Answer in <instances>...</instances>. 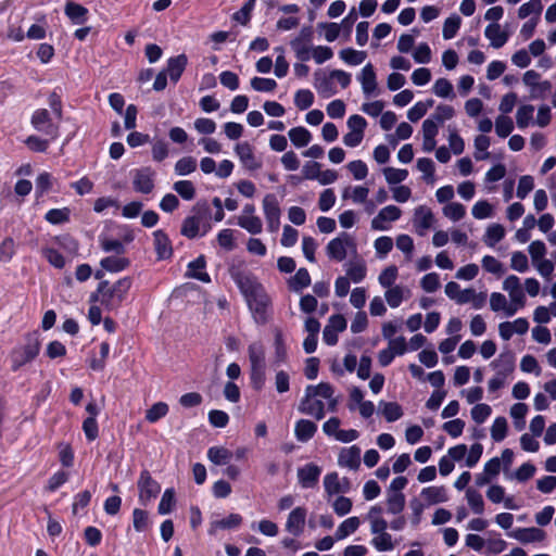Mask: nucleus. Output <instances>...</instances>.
Listing matches in <instances>:
<instances>
[{"instance_id": "1", "label": "nucleus", "mask_w": 556, "mask_h": 556, "mask_svg": "<svg viewBox=\"0 0 556 556\" xmlns=\"http://www.w3.org/2000/svg\"><path fill=\"white\" fill-rule=\"evenodd\" d=\"M235 281L243 294L255 323L265 325L269 318L268 309L271 305V300L263 285L254 276L247 274L236 275Z\"/></svg>"}, {"instance_id": "2", "label": "nucleus", "mask_w": 556, "mask_h": 556, "mask_svg": "<svg viewBox=\"0 0 556 556\" xmlns=\"http://www.w3.org/2000/svg\"><path fill=\"white\" fill-rule=\"evenodd\" d=\"M191 212L192 215L184 219L180 233L188 239L206 235L211 229V225L206 220L211 214L208 204L206 202H198L193 205Z\"/></svg>"}, {"instance_id": "3", "label": "nucleus", "mask_w": 556, "mask_h": 556, "mask_svg": "<svg viewBox=\"0 0 556 556\" xmlns=\"http://www.w3.org/2000/svg\"><path fill=\"white\" fill-rule=\"evenodd\" d=\"M39 351V334L37 332L27 333L25 344L14 348L10 354L12 371H17L21 367L34 361Z\"/></svg>"}, {"instance_id": "4", "label": "nucleus", "mask_w": 556, "mask_h": 556, "mask_svg": "<svg viewBox=\"0 0 556 556\" xmlns=\"http://www.w3.org/2000/svg\"><path fill=\"white\" fill-rule=\"evenodd\" d=\"M131 286L132 278L128 276L118 279L113 285L106 281V286L103 290L102 306L108 311L118 308L127 298Z\"/></svg>"}, {"instance_id": "5", "label": "nucleus", "mask_w": 556, "mask_h": 556, "mask_svg": "<svg viewBox=\"0 0 556 556\" xmlns=\"http://www.w3.org/2000/svg\"><path fill=\"white\" fill-rule=\"evenodd\" d=\"M31 126L49 136L52 140L59 136V125L54 124L51 119V115L46 109H37L30 118Z\"/></svg>"}, {"instance_id": "6", "label": "nucleus", "mask_w": 556, "mask_h": 556, "mask_svg": "<svg viewBox=\"0 0 556 556\" xmlns=\"http://www.w3.org/2000/svg\"><path fill=\"white\" fill-rule=\"evenodd\" d=\"M355 247L353 238L346 233L341 232L339 237L332 239L327 244V255L338 262H342L346 257V248Z\"/></svg>"}, {"instance_id": "7", "label": "nucleus", "mask_w": 556, "mask_h": 556, "mask_svg": "<svg viewBox=\"0 0 556 556\" xmlns=\"http://www.w3.org/2000/svg\"><path fill=\"white\" fill-rule=\"evenodd\" d=\"M139 498L142 503L150 501L157 496L161 491V485L154 480L151 473L144 469L141 471L138 480Z\"/></svg>"}, {"instance_id": "8", "label": "nucleus", "mask_w": 556, "mask_h": 556, "mask_svg": "<svg viewBox=\"0 0 556 556\" xmlns=\"http://www.w3.org/2000/svg\"><path fill=\"white\" fill-rule=\"evenodd\" d=\"M154 173L150 167H142L134 172L132 187L135 191L148 194L154 188Z\"/></svg>"}, {"instance_id": "9", "label": "nucleus", "mask_w": 556, "mask_h": 556, "mask_svg": "<svg viewBox=\"0 0 556 556\" xmlns=\"http://www.w3.org/2000/svg\"><path fill=\"white\" fill-rule=\"evenodd\" d=\"M235 152L247 169L256 170L262 167V162L255 157L253 147L249 142L244 141L238 143L235 148Z\"/></svg>"}, {"instance_id": "10", "label": "nucleus", "mask_w": 556, "mask_h": 556, "mask_svg": "<svg viewBox=\"0 0 556 556\" xmlns=\"http://www.w3.org/2000/svg\"><path fill=\"white\" fill-rule=\"evenodd\" d=\"M307 510L304 507H295L287 518L286 530L294 536L302 534L305 526Z\"/></svg>"}, {"instance_id": "11", "label": "nucleus", "mask_w": 556, "mask_h": 556, "mask_svg": "<svg viewBox=\"0 0 556 556\" xmlns=\"http://www.w3.org/2000/svg\"><path fill=\"white\" fill-rule=\"evenodd\" d=\"M153 239L157 260H169L173 256V245L167 233L162 229H157L153 232Z\"/></svg>"}, {"instance_id": "12", "label": "nucleus", "mask_w": 556, "mask_h": 556, "mask_svg": "<svg viewBox=\"0 0 556 556\" xmlns=\"http://www.w3.org/2000/svg\"><path fill=\"white\" fill-rule=\"evenodd\" d=\"M321 468L313 463L298 469V479L302 488H314L319 480Z\"/></svg>"}, {"instance_id": "13", "label": "nucleus", "mask_w": 556, "mask_h": 556, "mask_svg": "<svg viewBox=\"0 0 556 556\" xmlns=\"http://www.w3.org/2000/svg\"><path fill=\"white\" fill-rule=\"evenodd\" d=\"M299 412L320 420L325 417V404L321 400H314V396L304 394L299 404Z\"/></svg>"}, {"instance_id": "14", "label": "nucleus", "mask_w": 556, "mask_h": 556, "mask_svg": "<svg viewBox=\"0 0 556 556\" xmlns=\"http://www.w3.org/2000/svg\"><path fill=\"white\" fill-rule=\"evenodd\" d=\"M401 210L395 205H388L383 207L376 217L371 220V228L374 230H388L386 222H395L401 217Z\"/></svg>"}, {"instance_id": "15", "label": "nucleus", "mask_w": 556, "mask_h": 556, "mask_svg": "<svg viewBox=\"0 0 556 556\" xmlns=\"http://www.w3.org/2000/svg\"><path fill=\"white\" fill-rule=\"evenodd\" d=\"M314 87L323 98H330L337 93L331 75H327L321 70L314 73Z\"/></svg>"}, {"instance_id": "16", "label": "nucleus", "mask_w": 556, "mask_h": 556, "mask_svg": "<svg viewBox=\"0 0 556 556\" xmlns=\"http://www.w3.org/2000/svg\"><path fill=\"white\" fill-rule=\"evenodd\" d=\"M187 64L188 58L185 53L172 56L167 60L166 68L164 71H166V75L169 76L172 83H178Z\"/></svg>"}, {"instance_id": "17", "label": "nucleus", "mask_w": 556, "mask_h": 556, "mask_svg": "<svg viewBox=\"0 0 556 556\" xmlns=\"http://www.w3.org/2000/svg\"><path fill=\"white\" fill-rule=\"evenodd\" d=\"M338 464L353 470L358 469L361 466V448L357 445L342 448L338 457Z\"/></svg>"}, {"instance_id": "18", "label": "nucleus", "mask_w": 556, "mask_h": 556, "mask_svg": "<svg viewBox=\"0 0 556 556\" xmlns=\"http://www.w3.org/2000/svg\"><path fill=\"white\" fill-rule=\"evenodd\" d=\"M434 216L430 208L426 206H418L415 208L414 227L418 235L424 236L425 231L432 226Z\"/></svg>"}, {"instance_id": "19", "label": "nucleus", "mask_w": 556, "mask_h": 556, "mask_svg": "<svg viewBox=\"0 0 556 556\" xmlns=\"http://www.w3.org/2000/svg\"><path fill=\"white\" fill-rule=\"evenodd\" d=\"M64 12L65 15L72 21V23L76 25H81L88 20V9L74 1L66 2Z\"/></svg>"}, {"instance_id": "20", "label": "nucleus", "mask_w": 556, "mask_h": 556, "mask_svg": "<svg viewBox=\"0 0 556 556\" xmlns=\"http://www.w3.org/2000/svg\"><path fill=\"white\" fill-rule=\"evenodd\" d=\"M358 80L362 84L363 92L366 96H370L377 88V77L371 63L366 64L361 75L358 76Z\"/></svg>"}, {"instance_id": "21", "label": "nucleus", "mask_w": 556, "mask_h": 556, "mask_svg": "<svg viewBox=\"0 0 556 556\" xmlns=\"http://www.w3.org/2000/svg\"><path fill=\"white\" fill-rule=\"evenodd\" d=\"M205 267H206L205 257H204V255H200L194 261L189 263V265H188L189 270L187 273V276L194 278L199 281L208 283V282H211V277L206 271H204Z\"/></svg>"}, {"instance_id": "22", "label": "nucleus", "mask_w": 556, "mask_h": 556, "mask_svg": "<svg viewBox=\"0 0 556 556\" xmlns=\"http://www.w3.org/2000/svg\"><path fill=\"white\" fill-rule=\"evenodd\" d=\"M317 431V425L308 419H300L296 421L294 427V434L298 441L307 442L309 441Z\"/></svg>"}, {"instance_id": "23", "label": "nucleus", "mask_w": 556, "mask_h": 556, "mask_svg": "<svg viewBox=\"0 0 556 556\" xmlns=\"http://www.w3.org/2000/svg\"><path fill=\"white\" fill-rule=\"evenodd\" d=\"M485 37L491 41V46L495 49L502 48L508 40V34L501 30V25L491 23L485 27Z\"/></svg>"}, {"instance_id": "24", "label": "nucleus", "mask_w": 556, "mask_h": 556, "mask_svg": "<svg viewBox=\"0 0 556 556\" xmlns=\"http://www.w3.org/2000/svg\"><path fill=\"white\" fill-rule=\"evenodd\" d=\"M510 536L516 539L517 541L526 544L530 542H538L542 541L545 536V533L543 530L539 528H519L515 530Z\"/></svg>"}, {"instance_id": "25", "label": "nucleus", "mask_w": 556, "mask_h": 556, "mask_svg": "<svg viewBox=\"0 0 556 556\" xmlns=\"http://www.w3.org/2000/svg\"><path fill=\"white\" fill-rule=\"evenodd\" d=\"M130 265L129 258L122 255L108 256L100 261V266L110 273H119L128 268Z\"/></svg>"}, {"instance_id": "26", "label": "nucleus", "mask_w": 556, "mask_h": 556, "mask_svg": "<svg viewBox=\"0 0 556 556\" xmlns=\"http://www.w3.org/2000/svg\"><path fill=\"white\" fill-rule=\"evenodd\" d=\"M311 285V276L306 268L298 269L294 276L288 280V287L293 292H301L304 288Z\"/></svg>"}, {"instance_id": "27", "label": "nucleus", "mask_w": 556, "mask_h": 556, "mask_svg": "<svg viewBox=\"0 0 556 556\" xmlns=\"http://www.w3.org/2000/svg\"><path fill=\"white\" fill-rule=\"evenodd\" d=\"M491 366H493L494 368H500L498 375H503L505 377L515 368L514 353L510 351L501 353L498 358L491 363Z\"/></svg>"}, {"instance_id": "28", "label": "nucleus", "mask_w": 556, "mask_h": 556, "mask_svg": "<svg viewBox=\"0 0 556 556\" xmlns=\"http://www.w3.org/2000/svg\"><path fill=\"white\" fill-rule=\"evenodd\" d=\"M207 458L214 465L223 466L229 464L232 453L224 446H212L207 450Z\"/></svg>"}, {"instance_id": "29", "label": "nucleus", "mask_w": 556, "mask_h": 556, "mask_svg": "<svg viewBox=\"0 0 556 556\" xmlns=\"http://www.w3.org/2000/svg\"><path fill=\"white\" fill-rule=\"evenodd\" d=\"M421 496L429 505L444 503L447 501V493L444 486H428L421 491Z\"/></svg>"}, {"instance_id": "30", "label": "nucleus", "mask_w": 556, "mask_h": 556, "mask_svg": "<svg viewBox=\"0 0 556 556\" xmlns=\"http://www.w3.org/2000/svg\"><path fill=\"white\" fill-rule=\"evenodd\" d=\"M288 136L293 146L296 148L306 147L312 140L311 132L303 126L293 127L289 130Z\"/></svg>"}, {"instance_id": "31", "label": "nucleus", "mask_w": 556, "mask_h": 556, "mask_svg": "<svg viewBox=\"0 0 556 556\" xmlns=\"http://www.w3.org/2000/svg\"><path fill=\"white\" fill-rule=\"evenodd\" d=\"M361 525L358 517H350L345 519L337 529L334 539L337 541L343 540L350 534L354 533Z\"/></svg>"}, {"instance_id": "32", "label": "nucleus", "mask_w": 556, "mask_h": 556, "mask_svg": "<svg viewBox=\"0 0 556 556\" xmlns=\"http://www.w3.org/2000/svg\"><path fill=\"white\" fill-rule=\"evenodd\" d=\"M505 237V228L501 224H491L484 233L483 242L488 247H494Z\"/></svg>"}, {"instance_id": "33", "label": "nucleus", "mask_w": 556, "mask_h": 556, "mask_svg": "<svg viewBox=\"0 0 556 556\" xmlns=\"http://www.w3.org/2000/svg\"><path fill=\"white\" fill-rule=\"evenodd\" d=\"M334 389L328 382H320L317 386L309 384L305 388V394L308 396H319L326 400H330L333 396Z\"/></svg>"}, {"instance_id": "34", "label": "nucleus", "mask_w": 556, "mask_h": 556, "mask_svg": "<svg viewBox=\"0 0 556 556\" xmlns=\"http://www.w3.org/2000/svg\"><path fill=\"white\" fill-rule=\"evenodd\" d=\"M340 59L349 65H359L367 58V53L365 51H357L353 48H345L339 52Z\"/></svg>"}, {"instance_id": "35", "label": "nucleus", "mask_w": 556, "mask_h": 556, "mask_svg": "<svg viewBox=\"0 0 556 556\" xmlns=\"http://www.w3.org/2000/svg\"><path fill=\"white\" fill-rule=\"evenodd\" d=\"M379 406L382 407V415L388 422H393L403 416V409L396 402L380 401Z\"/></svg>"}, {"instance_id": "36", "label": "nucleus", "mask_w": 556, "mask_h": 556, "mask_svg": "<svg viewBox=\"0 0 556 556\" xmlns=\"http://www.w3.org/2000/svg\"><path fill=\"white\" fill-rule=\"evenodd\" d=\"M251 386L255 391H261L266 381V365L250 366Z\"/></svg>"}, {"instance_id": "37", "label": "nucleus", "mask_w": 556, "mask_h": 556, "mask_svg": "<svg viewBox=\"0 0 556 556\" xmlns=\"http://www.w3.org/2000/svg\"><path fill=\"white\" fill-rule=\"evenodd\" d=\"M263 210L265 218L280 217L281 211L279 202L275 194L268 193L263 199Z\"/></svg>"}, {"instance_id": "38", "label": "nucleus", "mask_w": 556, "mask_h": 556, "mask_svg": "<svg viewBox=\"0 0 556 556\" xmlns=\"http://www.w3.org/2000/svg\"><path fill=\"white\" fill-rule=\"evenodd\" d=\"M250 366L266 365L265 349L261 342H253L248 348Z\"/></svg>"}, {"instance_id": "39", "label": "nucleus", "mask_w": 556, "mask_h": 556, "mask_svg": "<svg viewBox=\"0 0 556 556\" xmlns=\"http://www.w3.org/2000/svg\"><path fill=\"white\" fill-rule=\"evenodd\" d=\"M388 513L399 515L405 507V495L403 493L388 492L387 496Z\"/></svg>"}, {"instance_id": "40", "label": "nucleus", "mask_w": 556, "mask_h": 556, "mask_svg": "<svg viewBox=\"0 0 556 556\" xmlns=\"http://www.w3.org/2000/svg\"><path fill=\"white\" fill-rule=\"evenodd\" d=\"M71 210L68 207L49 210L45 219L52 225H62L70 222Z\"/></svg>"}, {"instance_id": "41", "label": "nucleus", "mask_w": 556, "mask_h": 556, "mask_svg": "<svg viewBox=\"0 0 556 556\" xmlns=\"http://www.w3.org/2000/svg\"><path fill=\"white\" fill-rule=\"evenodd\" d=\"M462 18L457 14L448 16L443 24L442 36L445 40L454 38L460 27Z\"/></svg>"}, {"instance_id": "42", "label": "nucleus", "mask_w": 556, "mask_h": 556, "mask_svg": "<svg viewBox=\"0 0 556 556\" xmlns=\"http://www.w3.org/2000/svg\"><path fill=\"white\" fill-rule=\"evenodd\" d=\"M238 225L252 235L261 233L263 229V224L258 216H240Z\"/></svg>"}, {"instance_id": "43", "label": "nucleus", "mask_w": 556, "mask_h": 556, "mask_svg": "<svg viewBox=\"0 0 556 556\" xmlns=\"http://www.w3.org/2000/svg\"><path fill=\"white\" fill-rule=\"evenodd\" d=\"M173 189L186 201H191L195 197V187L190 180H178L173 185Z\"/></svg>"}, {"instance_id": "44", "label": "nucleus", "mask_w": 556, "mask_h": 556, "mask_svg": "<svg viewBox=\"0 0 556 556\" xmlns=\"http://www.w3.org/2000/svg\"><path fill=\"white\" fill-rule=\"evenodd\" d=\"M490 147V138L485 135H479L475 138V159L483 161L490 157L488 149Z\"/></svg>"}, {"instance_id": "45", "label": "nucleus", "mask_w": 556, "mask_h": 556, "mask_svg": "<svg viewBox=\"0 0 556 556\" xmlns=\"http://www.w3.org/2000/svg\"><path fill=\"white\" fill-rule=\"evenodd\" d=\"M197 169V160L193 156H184L175 164V173L179 176H187Z\"/></svg>"}, {"instance_id": "46", "label": "nucleus", "mask_w": 556, "mask_h": 556, "mask_svg": "<svg viewBox=\"0 0 556 556\" xmlns=\"http://www.w3.org/2000/svg\"><path fill=\"white\" fill-rule=\"evenodd\" d=\"M468 505L475 514L481 515L484 511V502L482 495L475 489L469 488L466 491Z\"/></svg>"}, {"instance_id": "47", "label": "nucleus", "mask_w": 556, "mask_h": 556, "mask_svg": "<svg viewBox=\"0 0 556 556\" xmlns=\"http://www.w3.org/2000/svg\"><path fill=\"white\" fill-rule=\"evenodd\" d=\"M314 103V93L309 89H300L294 94V104L301 110H307Z\"/></svg>"}, {"instance_id": "48", "label": "nucleus", "mask_w": 556, "mask_h": 556, "mask_svg": "<svg viewBox=\"0 0 556 556\" xmlns=\"http://www.w3.org/2000/svg\"><path fill=\"white\" fill-rule=\"evenodd\" d=\"M290 47L294 51L295 58L300 62H307L312 56V43L299 42L296 40L290 41Z\"/></svg>"}, {"instance_id": "49", "label": "nucleus", "mask_w": 556, "mask_h": 556, "mask_svg": "<svg viewBox=\"0 0 556 556\" xmlns=\"http://www.w3.org/2000/svg\"><path fill=\"white\" fill-rule=\"evenodd\" d=\"M507 435V420L505 417H496L491 427V437L495 442L503 441Z\"/></svg>"}, {"instance_id": "50", "label": "nucleus", "mask_w": 556, "mask_h": 556, "mask_svg": "<svg viewBox=\"0 0 556 556\" xmlns=\"http://www.w3.org/2000/svg\"><path fill=\"white\" fill-rule=\"evenodd\" d=\"M534 106L531 104L521 105L516 113V123L519 128H526L533 118Z\"/></svg>"}, {"instance_id": "51", "label": "nucleus", "mask_w": 556, "mask_h": 556, "mask_svg": "<svg viewBox=\"0 0 556 556\" xmlns=\"http://www.w3.org/2000/svg\"><path fill=\"white\" fill-rule=\"evenodd\" d=\"M100 247L104 252H113L116 255H123L126 252L125 245L117 239L100 238Z\"/></svg>"}, {"instance_id": "52", "label": "nucleus", "mask_w": 556, "mask_h": 556, "mask_svg": "<svg viewBox=\"0 0 556 556\" xmlns=\"http://www.w3.org/2000/svg\"><path fill=\"white\" fill-rule=\"evenodd\" d=\"M168 413V405L164 402L153 404L146 413V419L149 422H156Z\"/></svg>"}, {"instance_id": "53", "label": "nucleus", "mask_w": 556, "mask_h": 556, "mask_svg": "<svg viewBox=\"0 0 556 556\" xmlns=\"http://www.w3.org/2000/svg\"><path fill=\"white\" fill-rule=\"evenodd\" d=\"M324 486H325V491L329 494V495H333V494H338V493H341V492H345V489L342 488L340 481H339V476L337 472H330L328 475L325 476L324 478Z\"/></svg>"}, {"instance_id": "54", "label": "nucleus", "mask_w": 556, "mask_h": 556, "mask_svg": "<svg viewBox=\"0 0 556 556\" xmlns=\"http://www.w3.org/2000/svg\"><path fill=\"white\" fill-rule=\"evenodd\" d=\"M514 129L513 119L505 115H500L495 121V131L498 137H508Z\"/></svg>"}, {"instance_id": "55", "label": "nucleus", "mask_w": 556, "mask_h": 556, "mask_svg": "<svg viewBox=\"0 0 556 556\" xmlns=\"http://www.w3.org/2000/svg\"><path fill=\"white\" fill-rule=\"evenodd\" d=\"M346 275L350 280L358 283L364 280L366 276V266L362 262L350 263L346 269Z\"/></svg>"}, {"instance_id": "56", "label": "nucleus", "mask_w": 556, "mask_h": 556, "mask_svg": "<svg viewBox=\"0 0 556 556\" xmlns=\"http://www.w3.org/2000/svg\"><path fill=\"white\" fill-rule=\"evenodd\" d=\"M42 255L55 268L61 269L65 266L64 256L54 248H43Z\"/></svg>"}, {"instance_id": "57", "label": "nucleus", "mask_w": 556, "mask_h": 556, "mask_svg": "<svg viewBox=\"0 0 556 556\" xmlns=\"http://www.w3.org/2000/svg\"><path fill=\"white\" fill-rule=\"evenodd\" d=\"M255 3L256 0H248L243 7L232 15V18L241 25H248L251 20V12L254 10Z\"/></svg>"}, {"instance_id": "58", "label": "nucleus", "mask_w": 556, "mask_h": 556, "mask_svg": "<svg viewBox=\"0 0 556 556\" xmlns=\"http://www.w3.org/2000/svg\"><path fill=\"white\" fill-rule=\"evenodd\" d=\"M175 505V491L174 489H166L162 495L157 511L161 515L169 514Z\"/></svg>"}, {"instance_id": "59", "label": "nucleus", "mask_w": 556, "mask_h": 556, "mask_svg": "<svg viewBox=\"0 0 556 556\" xmlns=\"http://www.w3.org/2000/svg\"><path fill=\"white\" fill-rule=\"evenodd\" d=\"M251 87L255 91L271 92L276 89L277 83L273 78L253 77L251 79Z\"/></svg>"}, {"instance_id": "60", "label": "nucleus", "mask_w": 556, "mask_h": 556, "mask_svg": "<svg viewBox=\"0 0 556 556\" xmlns=\"http://www.w3.org/2000/svg\"><path fill=\"white\" fill-rule=\"evenodd\" d=\"M443 214L453 222H457L465 216L466 208L463 204L458 202H452L444 206Z\"/></svg>"}, {"instance_id": "61", "label": "nucleus", "mask_w": 556, "mask_h": 556, "mask_svg": "<svg viewBox=\"0 0 556 556\" xmlns=\"http://www.w3.org/2000/svg\"><path fill=\"white\" fill-rule=\"evenodd\" d=\"M383 174L386 177V180L390 185H396L402 181H404L408 176L407 169H401V168H393V167H386L383 169Z\"/></svg>"}, {"instance_id": "62", "label": "nucleus", "mask_w": 556, "mask_h": 556, "mask_svg": "<svg viewBox=\"0 0 556 556\" xmlns=\"http://www.w3.org/2000/svg\"><path fill=\"white\" fill-rule=\"evenodd\" d=\"M51 187L52 176L47 172L39 174L36 179V197L41 198L51 189Z\"/></svg>"}, {"instance_id": "63", "label": "nucleus", "mask_w": 556, "mask_h": 556, "mask_svg": "<svg viewBox=\"0 0 556 556\" xmlns=\"http://www.w3.org/2000/svg\"><path fill=\"white\" fill-rule=\"evenodd\" d=\"M433 92L441 98L455 97L453 93V85L446 78H439L433 85Z\"/></svg>"}, {"instance_id": "64", "label": "nucleus", "mask_w": 556, "mask_h": 556, "mask_svg": "<svg viewBox=\"0 0 556 556\" xmlns=\"http://www.w3.org/2000/svg\"><path fill=\"white\" fill-rule=\"evenodd\" d=\"M134 528L137 532H143L149 527L148 513L140 508H135L132 511Z\"/></svg>"}]
</instances>
